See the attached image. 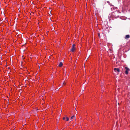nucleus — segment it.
Masks as SVG:
<instances>
[{
    "label": "nucleus",
    "mask_w": 130,
    "mask_h": 130,
    "mask_svg": "<svg viewBox=\"0 0 130 130\" xmlns=\"http://www.w3.org/2000/svg\"><path fill=\"white\" fill-rule=\"evenodd\" d=\"M120 13V12L119 11V10H116L112 13L111 15L110 16V18H112L113 19L117 18L119 17Z\"/></svg>",
    "instance_id": "1"
},
{
    "label": "nucleus",
    "mask_w": 130,
    "mask_h": 130,
    "mask_svg": "<svg viewBox=\"0 0 130 130\" xmlns=\"http://www.w3.org/2000/svg\"><path fill=\"white\" fill-rule=\"evenodd\" d=\"M75 45L74 44H73L71 48V51L72 52H74L76 50V48L75 47Z\"/></svg>",
    "instance_id": "2"
},
{
    "label": "nucleus",
    "mask_w": 130,
    "mask_h": 130,
    "mask_svg": "<svg viewBox=\"0 0 130 130\" xmlns=\"http://www.w3.org/2000/svg\"><path fill=\"white\" fill-rule=\"evenodd\" d=\"M125 68L126 69L125 73L126 74H128V71H129V69L127 67H125Z\"/></svg>",
    "instance_id": "3"
},
{
    "label": "nucleus",
    "mask_w": 130,
    "mask_h": 130,
    "mask_svg": "<svg viewBox=\"0 0 130 130\" xmlns=\"http://www.w3.org/2000/svg\"><path fill=\"white\" fill-rule=\"evenodd\" d=\"M114 70L115 72H119L120 71V70L118 68H115L114 69Z\"/></svg>",
    "instance_id": "4"
},
{
    "label": "nucleus",
    "mask_w": 130,
    "mask_h": 130,
    "mask_svg": "<svg viewBox=\"0 0 130 130\" xmlns=\"http://www.w3.org/2000/svg\"><path fill=\"white\" fill-rule=\"evenodd\" d=\"M63 65V63L61 62L59 63V66L60 67H61Z\"/></svg>",
    "instance_id": "5"
},
{
    "label": "nucleus",
    "mask_w": 130,
    "mask_h": 130,
    "mask_svg": "<svg viewBox=\"0 0 130 130\" xmlns=\"http://www.w3.org/2000/svg\"><path fill=\"white\" fill-rule=\"evenodd\" d=\"M130 37V36L129 35H127L125 37V38L126 39L129 38Z\"/></svg>",
    "instance_id": "6"
},
{
    "label": "nucleus",
    "mask_w": 130,
    "mask_h": 130,
    "mask_svg": "<svg viewBox=\"0 0 130 130\" xmlns=\"http://www.w3.org/2000/svg\"><path fill=\"white\" fill-rule=\"evenodd\" d=\"M120 18L122 19H124V20H125V19L126 18V17H124V16H122V17H120Z\"/></svg>",
    "instance_id": "7"
},
{
    "label": "nucleus",
    "mask_w": 130,
    "mask_h": 130,
    "mask_svg": "<svg viewBox=\"0 0 130 130\" xmlns=\"http://www.w3.org/2000/svg\"><path fill=\"white\" fill-rule=\"evenodd\" d=\"M66 121H68L69 120V118L68 117H66Z\"/></svg>",
    "instance_id": "8"
},
{
    "label": "nucleus",
    "mask_w": 130,
    "mask_h": 130,
    "mask_svg": "<svg viewBox=\"0 0 130 130\" xmlns=\"http://www.w3.org/2000/svg\"><path fill=\"white\" fill-rule=\"evenodd\" d=\"M66 83L64 82L63 83V85L64 86H65L66 85Z\"/></svg>",
    "instance_id": "9"
},
{
    "label": "nucleus",
    "mask_w": 130,
    "mask_h": 130,
    "mask_svg": "<svg viewBox=\"0 0 130 130\" xmlns=\"http://www.w3.org/2000/svg\"><path fill=\"white\" fill-rule=\"evenodd\" d=\"M98 36L99 38H100V34L99 33H98Z\"/></svg>",
    "instance_id": "10"
},
{
    "label": "nucleus",
    "mask_w": 130,
    "mask_h": 130,
    "mask_svg": "<svg viewBox=\"0 0 130 130\" xmlns=\"http://www.w3.org/2000/svg\"><path fill=\"white\" fill-rule=\"evenodd\" d=\"M75 117L74 116V115H73V116H72L71 117V118L72 119L74 117Z\"/></svg>",
    "instance_id": "11"
},
{
    "label": "nucleus",
    "mask_w": 130,
    "mask_h": 130,
    "mask_svg": "<svg viewBox=\"0 0 130 130\" xmlns=\"http://www.w3.org/2000/svg\"><path fill=\"white\" fill-rule=\"evenodd\" d=\"M66 119V118H65V117H63V120H65Z\"/></svg>",
    "instance_id": "12"
}]
</instances>
